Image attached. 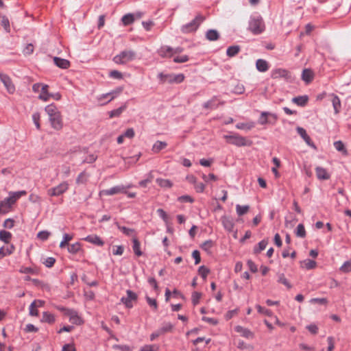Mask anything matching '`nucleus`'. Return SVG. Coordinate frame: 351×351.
Here are the masks:
<instances>
[{
    "instance_id": "1",
    "label": "nucleus",
    "mask_w": 351,
    "mask_h": 351,
    "mask_svg": "<svg viewBox=\"0 0 351 351\" xmlns=\"http://www.w3.org/2000/svg\"><path fill=\"white\" fill-rule=\"evenodd\" d=\"M45 110L49 116L52 128L56 130L61 129L62 127V121L58 108L54 104H50L45 107Z\"/></svg>"
},
{
    "instance_id": "2",
    "label": "nucleus",
    "mask_w": 351,
    "mask_h": 351,
    "mask_svg": "<svg viewBox=\"0 0 351 351\" xmlns=\"http://www.w3.org/2000/svg\"><path fill=\"white\" fill-rule=\"evenodd\" d=\"M25 195H26L25 191L10 193L9 197L4 199L0 203V214L7 213L17 199Z\"/></svg>"
},
{
    "instance_id": "3",
    "label": "nucleus",
    "mask_w": 351,
    "mask_h": 351,
    "mask_svg": "<svg viewBox=\"0 0 351 351\" xmlns=\"http://www.w3.org/2000/svg\"><path fill=\"white\" fill-rule=\"evenodd\" d=\"M249 30L254 34L258 35L265 31V25L261 16H252L249 21Z\"/></svg>"
},
{
    "instance_id": "4",
    "label": "nucleus",
    "mask_w": 351,
    "mask_h": 351,
    "mask_svg": "<svg viewBox=\"0 0 351 351\" xmlns=\"http://www.w3.org/2000/svg\"><path fill=\"white\" fill-rule=\"evenodd\" d=\"M223 138H225L228 143L238 147L250 146L252 143L251 141L236 133L230 135H224Z\"/></svg>"
},
{
    "instance_id": "5",
    "label": "nucleus",
    "mask_w": 351,
    "mask_h": 351,
    "mask_svg": "<svg viewBox=\"0 0 351 351\" xmlns=\"http://www.w3.org/2000/svg\"><path fill=\"white\" fill-rule=\"evenodd\" d=\"M136 58V53L132 50H125L115 56L113 61L116 64H123L132 61Z\"/></svg>"
},
{
    "instance_id": "6",
    "label": "nucleus",
    "mask_w": 351,
    "mask_h": 351,
    "mask_svg": "<svg viewBox=\"0 0 351 351\" xmlns=\"http://www.w3.org/2000/svg\"><path fill=\"white\" fill-rule=\"evenodd\" d=\"M204 19L205 18L202 15L198 14L191 22L182 27V32L188 34L196 31Z\"/></svg>"
},
{
    "instance_id": "7",
    "label": "nucleus",
    "mask_w": 351,
    "mask_h": 351,
    "mask_svg": "<svg viewBox=\"0 0 351 351\" xmlns=\"http://www.w3.org/2000/svg\"><path fill=\"white\" fill-rule=\"evenodd\" d=\"M123 91L122 88H117L115 90H112L110 93L102 94L97 97V100L98 104L102 106L111 101L115 97H117Z\"/></svg>"
},
{
    "instance_id": "8",
    "label": "nucleus",
    "mask_w": 351,
    "mask_h": 351,
    "mask_svg": "<svg viewBox=\"0 0 351 351\" xmlns=\"http://www.w3.org/2000/svg\"><path fill=\"white\" fill-rule=\"evenodd\" d=\"M69 189V184L64 181L61 182L59 185L51 188L47 191V195L51 197H57L62 195Z\"/></svg>"
},
{
    "instance_id": "9",
    "label": "nucleus",
    "mask_w": 351,
    "mask_h": 351,
    "mask_svg": "<svg viewBox=\"0 0 351 351\" xmlns=\"http://www.w3.org/2000/svg\"><path fill=\"white\" fill-rule=\"evenodd\" d=\"M130 186H115L110 189L103 190L100 192L99 195H114L119 193H126V189H128Z\"/></svg>"
},
{
    "instance_id": "10",
    "label": "nucleus",
    "mask_w": 351,
    "mask_h": 351,
    "mask_svg": "<svg viewBox=\"0 0 351 351\" xmlns=\"http://www.w3.org/2000/svg\"><path fill=\"white\" fill-rule=\"evenodd\" d=\"M271 77L273 79H279L283 78L285 80H289L291 79V73L289 71L285 69H275L271 71Z\"/></svg>"
},
{
    "instance_id": "11",
    "label": "nucleus",
    "mask_w": 351,
    "mask_h": 351,
    "mask_svg": "<svg viewBox=\"0 0 351 351\" xmlns=\"http://www.w3.org/2000/svg\"><path fill=\"white\" fill-rule=\"evenodd\" d=\"M0 80L3 84L10 94L14 93L15 86L8 75L0 73Z\"/></svg>"
},
{
    "instance_id": "12",
    "label": "nucleus",
    "mask_w": 351,
    "mask_h": 351,
    "mask_svg": "<svg viewBox=\"0 0 351 351\" xmlns=\"http://www.w3.org/2000/svg\"><path fill=\"white\" fill-rule=\"evenodd\" d=\"M127 297H123L121 299V301L128 308H132L133 306V302H136L137 300V295L130 291H127Z\"/></svg>"
},
{
    "instance_id": "13",
    "label": "nucleus",
    "mask_w": 351,
    "mask_h": 351,
    "mask_svg": "<svg viewBox=\"0 0 351 351\" xmlns=\"http://www.w3.org/2000/svg\"><path fill=\"white\" fill-rule=\"evenodd\" d=\"M315 170L317 179L322 180L330 179V174L328 172L326 169L322 167H317Z\"/></svg>"
},
{
    "instance_id": "14",
    "label": "nucleus",
    "mask_w": 351,
    "mask_h": 351,
    "mask_svg": "<svg viewBox=\"0 0 351 351\" xmlns=\"http://www.w3.org/2000/svg\"><path fill=\"white\" fill-rule=\"evenodd\" d=\"M235 331L239 333L242 337L246 339H253L254 337V334L250 330L245 328L241 326H237L235 327Z\"/></svg>"
},
{
    "instance_id": "15",
    "label": "nucleus",
    "mask_w": 351,
    "mask_h": 351,
    "mask_svg": "<svg viewBox=\"0 0 351 351\" xmlns=\"http://www.w3.org/2000/svg\"><path fill=\"white\" fill-rule=\"evenodd\" d=\"M297 132L308 146L315 147L314 143H313L310 136L307 134L306 130L303 128L298 127Z\"/></svg>"
},
{
    "instance_id": "16",
    "label": "nucleus",
    "mask_w": 351,
    "mask_h": 351,
    "mask_svg": "<svg viewBox=\"0 0 351 351\" xmlns=\"http://www.w3.org/2000/svg\"><path fill=\"white\" fill-rule=\"evenodd\" d=\"M158 54L162 58H171L173 56V48L169 46H162L158 50Z\"/></svg>"
},
{
    "instance_id": "17",
    "label": "nucleus",
    "mask_w": 351,
    "mask_h": 351,
    "mask_svg": "<svg viewBox=\"0 0 351 351\" xmlns=\"http://www.w3.org/2000/svg\"><path fill=\"white\" fill-rule=\"evenodd\" d=\"M54 64L61 69H68L70 66V62L66 59H63L58 57L53 58Z\"/></svg>"
},
{
    "instance_id": "18",
    "label": "nucleus",
    "mask_w": 351,
    "mask_h": 351,
    "mask_svg": "<svg viewBox=\"0 0 351 351\" xmlns=\"http://www.w3.org/2000/svg\"><path fill=\"white\" fill-rule=\"evenodd\" d=\"M331 97V101L335 110V113L338 114L340 112L341 107L340 99L337 95L335 94H332Z\"/></svg>"
},
{
    "instance_id": "19",
    "label": "nucleus",
    "mask_w": 351,
    "mask_h": 351,
    "mask_svg": "<svg viewBox=\"0 0 351 351\" xmlns=\"http://www.w3.org/2000/svg\"><path fill=\"white\" fill-rule=\"evenodd\" d=\"M40 92L38 98L44 101H47L51 97V93L48 92V86L43 84L41 87Z\"/></svg>"
},
{
    "instance_id": "20",
    "label": "nucleus",
    "mask_w": 351,
    "mask_h": 351,
    "mask_svg": "<svg viewBox=\"0 0 351 351\" xmlns=\"http://www.w3.org/2000/svg\"><path fill=\"white\" fill-rule=\"evenodd\" d=\"M256 67L260 72H265L269 69V64L265 60L258 59L256 60Z\"/></svg>"
},
{
    "instance_id": "21",
    "label": "nucleus",
    "mask_w": 351,
    "mask_h": 351,
    "mask_svg": "<svg viewBox=\"0 0 351 351\" xmlns=\"http://www.w3.org/2000/svg\"><path fill=\"white\" fill-rule=\"evenodd\" d=\"M255 127V123L253 121H250L247 123H238L236 125V128L239 130H242L245 131H250Z\"/></svg>"
},
{
    "instance_id": "22",
    "label": "nucleus",
    "mask_w": 351,
    "mask_h": 351,
    "mask_svg": "<svg viewBox=\"0 0 351 351\" xmlns=\"http://www.w3.org/2000/svg\"><path fill=\"white\" fill-rule=\"evenodd\" d=\"M222 224L226 230L230 232L233 230L234 223L231 219L227 217L221 218Z\"/></svg>"
},
{
    "instance_id": "23",
    "label": "nucleus",
    "mask_w": 351,
    "mask_h": 351,
    "mask_svg": "<svg viewBox=\"0 0 351 351\" xmlns=\"http://www.w3.org/2000/svg\"><path fill=\"white\" fill-rule=\"evenodd\" d=\"M317 265L315 261L311 259H306L300 263V266L306 269H314Z\"/></svg>"
},
{
    "instance_id": "24",
    "label": "nucleus",
    "mask_w": 351,
    "mask_h": 351,
    "mask_svg": "<svg viewBox=\"0 0 351 351\" xmlns=\"http://www.w3.org/2000/svg\"><path fill=\"white\" fill-rule=\"evenodd\" d=\"M156 182L160 187L163 189H170L173 186L172 182L167 179L157 178Z\"/></svg>"
},
{
    "instance_id": "25",
    "label": "nucleus",
    "mask_w": 351,
    "mask_h": 351,
    "mask_svg": "<svg viewBox=\"0 0 351 351\" xmlns=\"http://www.w3.org/2000/svg\"><path fill=\"white\" fill-rule=\"evenodd\" d=\"M302 80L306 83L311 82L313 80V73L310 69H304L302 75Z\"/></svg>"
},
{
    "instance_id": "26",
    "label": "nucleus",
    "mask_w": 351,
    "mask_h": 351,
    "mask_svg": "<svg viewBox=\"0 0 351 351\" xmlns=\"http://www.w3.org/2000/svg\"><path fill=\"white\" fill-rule=\"evenodd\" d=\"M218 99L217 97H213L211 99L206 101L204 104V107L207 109H215L217 108L219 106L217 104Z\"/></svg>"
},
{
    "instance_id": "27",
    "label": "nucleus",
    "mask_w": 351,
    "mask_h": 351,
    "mask_svg": "<svg viewBox=\"0 0 351 351\" xmlns=\"http://www.w3.org/2000/svg\"><path fill=\"white\" fill-rule=\"evenodd\" d=\"M308 98L307 96H299L292 99V101L300 106H304L308 102Z\"/></svg>"
},
{
    "instance_id": "28",
    "label": "nucleus",
    "mask_w": 351,
    "mask_h": 351,
    "mask_svg": "<svg viewBox=\"0 0 351 351\" xmlns=\"http://www.w3.org/2000/svg\"><path fill=\"white\" fill-rule=\"evenodd\" d=\"M167 144L165 142L157 141L152 147V152L154 153H158L160 150L165 149Z\"/></svg>"
},
{
    "instance_id": "29",
    "label": "nucleus",
    "mask_w": 351,
    "mask_h": 351,
    "mask_svg": "<svg viewBox=\"0 0 351 351\" xmlns=\"http://www.w3.org/2000/svg\"><path fill=\"white\" fill-rule=\"evenodd\" d=\"M132 241H133L132 249H133L134 252L135 253V254L137 256H141L142 252L141 251V249H140L141 248L140 242L135 237H133Z\"/></svg>"
},
{
    "instance_id": "30",
    "label": "nucleus",
    "mask_w": 351,
    "mask_h": 351,
    "mask_svg": "<svg viewBox=\"0 0 351 351\" xmlns=\"http://www.w3.org/2000/svg\"><path fill=\"white\" fill-rule=\"evenodd\" d=\"M41 322L52 324L55 322V317L53 314L49 312H44L43 313Z\"/></svg>"
},
{
    "instance_id": "31",
    "label": "nucleus",
    "mask_w": 351,
    "mask_h": 351,
    "mask_svg": "<svg viewBox=\"0 0 351 351\" xmlns=\"http://www.w3.org/2000/svg\"><path fill=\"white\" fill-rule=\"evenodd\" d=\"M126 109V105H123V106L117 108V109H115V110H111L108 112L109 114V116H110V118H113V117H119L121 113Z\"/></svg>"
},
{
    "instance_id": "32",
    "label": "nucleus",
    "mask_w": 351,
    "mask_h": 351,
    "mask_svg": "<svg viewBox=\"0 0 351 351\" xmlns=\"http://www.w3.org/2000/svg\"><path fill=\"white\" fill-rule=\"evenodd\" d=\"M158 78L160 79L162 83H173V73L164 74L162 73H160V74H158Z\"/></svg>"
},
{
    "instance_id": "33",
    "label": "nucleus",
    "mask_w": 351,
    "mask_h": 351,
    "mask_svg": "<svg viewBox=\"0 0 351 351\" xmlns=\"http://www.w3.org/2000/svg\"><path fill=\"white\" fill-rule=\"evenodd\" d=\"M12 238V234L10 232L5 230L0 231V240L8 243Z\"/></svg>"
},
{
    "instance_id": "34",
    "label": "nucleus",
    "mask_w": 351,
    "mask_h": 351,
    "mask_svg": "<svg viewBox=\"0 0 351 351\" xmlns=\"http://www.w3.org/2000/svg\"><path fill=\"white\" fill-rule=\"evenodd\" d=\"M121 21L123 24L125 26L130 25L134 21V15L132 14H127L122 17Z\"/></svg>"
},
{
    "instance_id": "35",
    "label": "nucleus",
    "mask_w": 351,
    "mask_h": 351,
    "mask_svg": "<svg viewBox=\"0 0 351 351\" xmlns=\"http://www.w3.org/2000/svg\"><path fill=\"white\" fill-rule=\"evenodd\" d=\"M89 243L97 246H102L104 243L102 239L97 235L89 236Z\"/></svg>"
},
{
    "instance_id": "36",
    "label": "nucleus",
    "mask_w": 351,
    "mask_h": 351,
    "mask_svg": "<svg viewBox=\"0 0 351 351\" xmlns=\"http://www.w3.org/2000/svg\"><path fill=\"white\" fill-rule=\"evenodd\" d=\"M268 244V241L267 240H262L261 241H260L258 244L257 246H256L254 249V253L256 254H258L259 252H261V251L264 250L267 245Z\"/></svg>"
},
{
    "instance_id": "37",
    "label": "nucleus",
    "mask_w": 351,
    "mask_h": 351,
    "mask_svg": "<svg viewBox=\"0 0 351 351\" xmlns=\"http://www.w3.org/2000/svg\"><path fill=\"white\" fill-rule=\"evenodd\" d=\"M206 38L211 41L217 40L219 38V34L216 30L210 29L206 33Z\"/></svg>"
},
{
    "instance_id": "38",
    "label": "nucleus",
    "mask_w": 351,
    "mask_h": 351,
    "mask_svg": "<svg viewBox=\"0 0 351 351\" xmlns=\"http://www.w3.org/2000/svg\"><path fill=\"white\" fill-rule=\"evenodd\" d=\"M249 206H241L239 204L236 206V211L239 216H242L246 214L249 211Z\"/></svg>"
},
{
    "instance_id": "39",
    "label": "nucleus",
    "mask_w": 351,
    "mask_h": 351,
    "mask_svg": "<svg viewBox=\"0 0 351 351\" xmlns=\"http://www.w3.org/2000/svg\"><path fill=\"white\" fill-rule=\"evenodd\" d=\"M334 147L337 151L341 152L344 155H347V150L345 148L344 144L341 141H335L334 143Z\"/></svg>"
},
{
    "instance_id": "40",
    "label": "nucleus",
    "mask_w": 351,
    "mask_h": 351,
    "mask_svg": "<svg viewBox=\"0 0 351 351\" xmlns=\"http://www.w3.org/2000/svg\"><path fill=\"white\" fill-rule=\"evenodd\" d=\"M240 51L239 46H231L227 49L226 53L229 57H233L236 56Z\"/></svg>"
},
{
    "instance_id": "41",
    "label": "nucleus",
    "mask_w": 351,
    "mask_h": 351,
    "mask_svg": "<svg viewBox=\"0 0 351 351\" xmlns=\"http://www.w3.org/2000/svg\"><path fill=\"white\" fill-rule=\"evenodd\" d=\"M278 282L279 283L284 285L288 289H290L292 287V285L288 281V280L285 278V276L283 274H281L279 275Z\"/></svg>"
},
{
    "instance_id": "42",
    "label": "nucleus",
    "mask_w": 351,
    "mask_h": 351,
    "mask_svg": "<svg viewBox=\"0 0 351 351\" xmlns=\"http://www.w3.org/2000/svg\"><path fill=\"white\" fill-rule=\"evenodd\" d=\"M173 57V62L176 63H184L187 62L189 60V58L187 55H175Z\"/></svg>"
},
{
    "instance_id": "43",
    "label": "nucleus",
    "mask_w": 351,
    "mask_h": 351,
    "mask_svg": "<svg viewBox=\"0 0 351 351\" xmlns=\"http://www.w3.org/2000/svg\"><path fill=\"white\" fill-rule=\"evenodd\" d=\"M296 236L298 237L304 238L306 236V231L303 224H299L296 228Z\"/></svg>"
},
{
    "instance_id": "44",
    "label": "nucleus",
    "mask_w": 351,
    "mask_h": 351,
    "mask_svg": "<svg viewBox=\"0 0 351 351\" xmlns=\"http://www.w3.org/2000/svg\"><path fill=\"white\" fill-rule=\"evenodd\" d=\"M268 115L269 114L267 112H262L258 121V123L261 125H265L269 123Z\"/></svg>"
},
{
    "instance_id": "45",
    "label": "nucleus",
    "mask_w": 351,
    "mask_h": 351,
    "mask_svg": "<svg viewBox=\"0 0 351 351\" xmlns=\"http://www.w3.org/2000/svg\"><path fill=\"white\" fill-rule=\"evenodd\" d=\"M158 350L159 347L158 345L152 344L143 346L139 351H158Z\"/></svg>"
},
{
    "instance_id": "46",
    "label": "nucleus",
    "mask_w": 351,
    "mask_h": 351,
    "mask_svg": "<svg viewBox=\"0 0 351 351\" xmlns=\"http://www.w3.org/2000/svg\"><path fill=\"white\" fill-rule=\"evenodd\" d=\"M213 247V242L211 240H208L202 244V249L207 252H210L211 248Z\"/></svg>"
},
{
    "instance_id": "47",
    "label": "nucleus",
    "mask_w": 351,
    "mask_h": 351,
    "mask_svg": "<svg viewBox=\"0 0 351 351\" xmlns=\"http://www.w3.org/2000/svg\"><path fill=\"white\" fill-rule=\"evenodd\" d=\"M202 298V293L197 291H194L192 293L191 300L194 306L197 305Z\"/></svg>"
},
{
    "instance_id": "48",
    "label": "nucleus",
    "mask_w": 351,
    "mask_h": 351,
    "mask_svg": "<svg viewBox=\"0 0 351 351\" xmlns=\"http://www.w3.org/2000/svg\"><path fill=\"white\" fill-rule=\"evenodd\" d=\"M340 271L343 273H348L351 271V260L345 262L340 267Z\"/></svg>"
},
{
    "instance_id": "49",
    "label": "nucleus",
    "mask_w": 351,
    "mask_h": 351,
    "mask_svg": "<svg viewBox=\"0 0 351 351\" xmlns=\"http://www.w3.org/2000/svg\"><path fill=\"white\" fill-rule=\"evenodd\" d=\"M69 320L71 322L75 324H80L82 322L81 318L74 312H72L70 314Z\"/></svg>"
},
{
    "instance_id": "50",
    "label": "nucleus",
    "mask_w": 351,
    "mask_h": 351,
    "mask_svg": "<svg viewBox=\"0 0 351 351\" xmlns=\"http://www.w3.org/2000/svg\"><path fill=\"white\" fill-rule=\"evenodd\" d=\"M327 343L328 345L327 351H333L335 349V339H334V337H328L327 338ZM320 351H324V350L322 349Z\"/></svg>"
},
{
    "instance_id": "51",
    "label": "nucleus",
    "mask_w": 351,
    "mask_h": 351,
    "mask_svg": "<svg viewBox=\"0 0 351 351\" xmlns=\"http://www.w3.org/2000/svg\"><path fill=\"white\" fill-rule=\"evenodd\" d=\"M88 180V174L83 171L82 172L77 178V183L80 184H84Z\"/></svg>"
},
{
    "instance_id": "52",
    "label": "nucleus",
    "mask_w": 351,
    "mask_h": 351,
    "mask_svg": "<svg viewBox=\"0 0 351 351\" xmlns=\"http://www.w3.org/2000/svg\"><path fill=\"white\" fill-rule=\"evenodd\" d=\"M199 274L205 280L209 274V269L205 266H201L198 269Z\"/></svg>"
},
{
    "instance_id": "53",
    "label": "nucleus",
    "mask_w": 351,
    "mask_h": 351,
    "mask_svg": "<svg viewBox=\"0 0 351 351\" xmlns=\"http://www.w3.org/2000/svg\"><path fill=\"white\" fill-rule=\"evenodd\" d=\"M146 300L151 308L154 311L158 309V304L155 299L151 298L149 296H146Z\"/></svg>"
},
{
    "instance_id": "54",
    "label": "nucleus",
    "mask_w": 351,
    "mask_h": 351,
    "mask_svg": "<svg viewBox=\"0 0 351 351\" xmlns=\"http://www.w3.org/2000/svg\"><path fill=\"white\" fill-rule=\"evenodd\" d=\"M40 113L38 112H34L33 114H32V119H33V121L36 127V128L38 130H40Z\"/></svg>"
},
{
    "instance_id": "55",
    "label": "nucleus",
    "mask_w": 351,
    "mask_h": 351,
    "mask_svg": "<svg viewBox=\"0 0 351 351\" xmlns=\"http://www.w3.org/2000/svg\"><path fill=\"white\" fill-rule=\"evenodd\" d=\"M124 248L122 245H114L112 247V254L121 256L123 254Z\"/></svg>"
},
{
    "instance_id": "56",
    "label": "nucleus",
    "mask_w": 351,
    "mask_h": 351,
    "mask_svg": "<svg viewBox=\"0 0 351 351\" xmlns=\"http://www.w3.org/2000/svg\"><path fill=\"white\" fill-rule=\"evenodd\" d=\"M72 235L69 234H64L63 236V240L60 244V247L61 248L64 247L66 245L67 243L72 239Z\"/></svg>"
},
{
    "instance_id": "57",
    "label": "nucleus",
    "mask_w": 351,
    "mask_h": 351,
    "mask_svg": "<svg viewBox=\"0 0 351 351\" xmlns=\"http://www.w3.org/2000/svg\"><path fill=\"white\" fill-rule=\"evenodd\" d=\"M119 229L127 236H134V230L124 226H119Z\"/></svg>"
},
{
    "instance_id": "58",
    "label": "nucleus",
    "mask_w": 351,
    "mask_h": 351,
    "mask_svg": "<svg viewBox=\"0 0 351 351\" xmlns=\"http://www.w3.org/2000/svg\"><path fill=\"white\" fill-rule=\"evenodd\" d=\"M184 80V75L182 73L180 74H173V83H181Z\"/></svg>"
},
{
    "instance_id": "59",
    "label": "nucleus",
    "mask_w": 351,
    "mask_h": 351,
    "mask_svg": "<svg viewBox=\"0 0 351 351\" xmlns=\"http://www.w3.org/2000/svg\"><path fill=\"white\" fill-rule=\"evenodd\" d=\"M157 213L163 219V221L166 223V224H167L169 217H168L167 214L166 213V212L162 208H158L157 210Z\"/></svg>"
},
{
    "instance_id": "60",
    "label": "nucleus",
    "mask_w": 351,
    "mask_h": 351,
    "mask_svg": "<svg viewBox=\"0 0 351 351\" xmlns=\"http://www.w3.org/2000/svg\"><path fill=\"white\" fill-rule=\"evenodd\" d=\"M310 302L311 304H319L326 305L328 303V300L326 298H312L310 300Z\"/></svg>"
},
{
    "instance_id": "61",
    "label": "nucleus",
    "mask_w": 351,
    "mask_h": 351,
    "mask_svg": "<svg viewBox=\"0 0 351 351\" xmlns=\"http://www.w3.org/2000/svg\"><path fill=\"white\" fill-rule=\"evenodd\" d=\"M256 308L260 313L266 315L267 316L272 315L271 311L270 310L265 308L261 306L260 305H256Z\"/></svg>"
},
{
    "instance_id": "62",
    "label": "nucleus",
    "mask_w": 351,
    "mask_h": 351,
    "mask_svg": "<svg viewBox=\"0 0 351 351\" xmlns=\"http://www.w3.org/2000/svg\"><path fill=\"white\" fill-rule=\"evenodd\" d=\"M178 200L180 202H193L194 199L189 195H182L178 198Z\"/></svg>"
},
{
    "instance_id": "63",
    "label": "nucleus",
    "mask_w": 351,
    "mask_h": 351,
    "mask_svg": "<svg viewBox=\"0 0 351 351\" xmlns=\"http://www.w3.org/2000/svg\"><path fill=\"white\" fill-rule=\"evenodd\" d=\"M299 347L304 351H315V348L314 346H311L306 343H300Z\"/></svg>"
},
{
    "instance_id": "64",
    "label": "nucleus",
    "mask_w": 351,
    "mask_h": 351,
    "mask_svg": "<svg viewBox=\"0 0 351 351\" xmlns=\"http://www.w3.org/2000/svg\"><path fill=\"white\" fill-rule=\"evenodd\" d=\"M49 235H50V232H49L47 231H40L38 233L37 237L40 239L45 241L48 239Z\"/></svg>"
}]
</instances>
